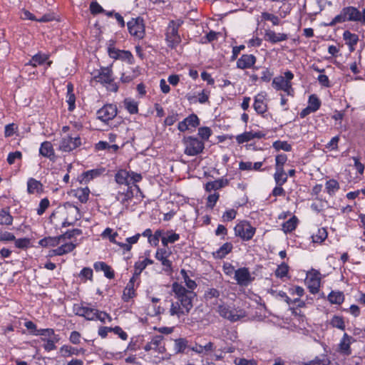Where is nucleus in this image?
Segmentation results:
<instances>
[{
  "label": "nucleus",
  "mask_w": 365,
  "mask_h": 365,
  "mask_svg": "<svg viewBox=\"0 0 365 365\" xmlns=\"http://www.w3.org/2000/svg\"><path fill=\"white\" fill-rule=\"evenodd\" d=\"M325 187L327 193L333 196L339 190V184L336 180L331 179L327 181Z\"/></svg>",
  "instance_id": "49"
},
{
  "label": "nucleus",
  "mask_w": 365,
  "mask_h": 365,
  "mask_svg": "<svg viewBox=\"0 0 365 365\" xmlns=\"http://www.w3.org/2000/svg\"><path fill=\"white\" fill-rule=\"evenodd\" d=\"M105 171L106 169L104 168L89 170L79 175L78 180L81 184H87L92 180L102 175Z\"/></svg>",
  "instance_id": "20"
},
{
  "label": "nucleus",
  "mask_w": 365,
  "mask_h": 365,
  "mask_svg": "<svg viewBox=\"0 0 365 365\" xmlns=\"http://www.w3.org/2000/svg\"><path fill=\"white\" fill-rule=\"evenodd\" d=\"M59 352L62 357L67 358L72 356L83 355L86 353V349L72 346L69 344H64L61 346Z\"/></svg>",
  "instance_id": "23"
},
{
  "label": "nucleus",
  "mask_w": 365,
  "mask_h": 365,
  "mask_svg": "<svg viewBox=\"0 0 365 365\" xmlns=\"http://www.w3.org/2000/svg\"><path fill=\"white\" fill-rule=\"evenodd\" d=\"M210 91L202 90L198 93L197 96L192 94L187 95V99L190 103H196L197 102L204 104L209 101Z\"/></svg>",
  "instance_id": "27"
},
{
  "label": "nucleus",
  "mask_w": 365,
  "mask_h": 365,
  "mask_svg": "<svg viewBox=\"0 0 365 365\" xmlns=\"http://www.w3.org/2000/svg\"><path fill=\"white\" fill-rule=\"evenodd\" d=\"M73 311L76 315L83 317L87 320H96L98 314V309L79 304L74 305Z\"/></svg>",
  "instance_id": "18"
},
{
  "label": "nucleus",
  "mask_w": 365,
  "mask_h": 365,
  "mask_svg": "<svg viewBox=\"0 0 365 365\" xmlns=\"http://www.w3.org/2000/svg\"><path fill=\"white\" fill-rule=\"evenodd\" d=\"M266 134L262 131H246L243 133L239 134L235 137V140L238 144L250 142L254 139H261L264 138Z\"/></svg>",
  "instance_id": "16"
},
{
  "label": "nucleus",
  "mask_w": 365,
  "mask_h": 365,
  "mask_svg": "<svg viewBox=\"0 0 365 365\" xmlns=\"http://www.w3.org/2000/svg\"><path fill=\"white\" fill-rule=\"evenodd\" d=\"M115 180L119 185H129V171L120 170L115 175Z\"/></svg>",
  "instance_id": "38"
},
{
  "label": "nucleus",
  "mask_w": 365,
  "mask_h": 365,
  "mask_svg": "<svg viewBox=\"0 0 365 365\" xmlns=\"http://www.w3.org/2000/svg\"><path fill=\"white\" fill-rule=\"evenodd\" d=\"M289 272L288 265L282 262L281 264L278 265L277 269L275 270V275L278 278H283L286 277Z\"/></svg>",
  "instance_id": "60"
},
{
  "label": "nucleus",
  "mask_w": 365,
  "mask_h": 365,
  "mask_svg": "<svg viewBox=\"0 0 365 365\" xmlns=\"http://www.w3.org/2000/svg\"><path fill=\"white\" fill-rule=\"evenodd\" d=\"M79 277L83 282L93 279V269L90 267H84L79 273Z\"/></svg>",
  "instance_id": "64"
},
{
  "label": "nucleus",
  "mask_w": 365,
  "mask_h": 365,
  "mask_svg": "<svg viewBox=\"0 0 365 365\" xmlns=\"http://www.w3.org/2000/svg\"><path fill=\"white\" fill-rule=\"evenodd\" d=\"M66 103L68 104V110L73 111L76 108V96L73 93V86L71 83H68L66 86Z\"/></svg>",
  "instance_id": "34"
},
{
  "label": "nucleus",
  "mask_w": 365,
  "mask_h": 365,
  "mask_svg": "<svg viewBox=\"0 0 365 365\" xmlns=\"http://www.w3.org/2000/svg\"><path fill=\"white\" fill-rule=\"evenodd\" d=\"M185 145L184 153L188 156H195L200 154L205 148V143L194 136L185 137L182 140Z\"/></svg>",
  "instance_id": "7"
},
{
  "label": "nucleus",
  "mask_w": 365,
  "mask_h": 365,
  "mask_svg": "<svg viewBox=\"0 0 365 365\" xmlns=\"http://www.w3.org/2000/svg\"><path fill=\"white\" fill-rule=\"evenodd\" d=\"M198 135L201 138L203 142L207 140L212 135V130L207 126L200 127L198 128Z\"/></svg>",
  "instance_id": "63"
},
{
  "label": "nucleus",
  "mask_w": 365,
  "mask_h": 365,
  "mask_svg": "<svg viewBox=\"0 0 365 365\" xmlns=\"http://www.w3.org/2000/svg\"><path fill=\"white\" fill-rule=\"evenodd\" d=\"M360 20V11L354 6L344 7L340 14L336 15L329 23L326 25L334 26L337 24L345 21H359Z\"/></svg>",
  "instance_id": "5"
},
{
  "label": "nucleus",
  "mask_w": 365,
  "mask_h": 365,
  "mask_svg": "<svg viewBox=\"0 0 365 365\" xmlns=\"http://www.w3.org/2000/svg\"><path fill=\"white\" fill-rule=\"evenodd\" d=\"M233 249V245L231 242H225L216 251L212 253L215 259H222L230 254Z\"/></svg>",
  "instance_id": "25"
},
{
  "label": "nucleus",
  "mask_w": 365,
  "mask_h": 365,
  "mask_svg": "<svg viewBox=\"0 0 365 365\" xmlns=\"http://www.w3.org/2000/svg\"><path fill=\"white\" fill-rule=\"evenodd\" d=\"M321 104V101L317 95L312 94L309 96L307 106L310 108L314 112H316L319 109Z\"/></svg>",
  "instance_id": "51"
},
{
  "label": "nucleus",
  "mask_w": 365,
  "mask_h": 365,
  "mask_svg": "<svg viewBox=\"0 0 365 365\" xmlns=\"http://www.w3.org/2000/svg\"><path fill=\"white\" fill-rule=\"evenodd\" d=\"M188 348V341L185 338H178L174 340L173 350L175 354L185 353Z\"/></svg>",
  "instance_id": "35"
},
{
  "label": "nucleus",
  "mask_w": 365,
  "mask_h": 365,
  "mask_svg": "<svg viewBox=\"0 0 365 365\" xmlns=\"http://www.w3.org/2000/svg\"><path fill=\"white\" fill-rule=\"evenodd\" d=\"M125 108L130 114H136L138 113V103L132 98H125L123 101Z\"/></svg>",
  "instance_id": "41"
},
{
  "label": "nucleus",
  "mask_w": 365,
  "mask_h": 365,
  "mask_svg": "<svg viewBox=\"0 0 365 365\" xmlns=\"http://www.w3.org/2000/svg\"><path fill=\"white\" fill-rule=\"evenodd\" d=\"M146 352L153 351L157 354H163L166 349L163 343V336L155 335L151 337L150 340L143 347Z\"/></svg>",
  "instance_id": "11"
},
{
  "label": "nucleus",
  "mask_w": 365,
  "mask_h": 365,
  "mask_svg": "<svg viewBox=\"0 0 365 365\" xmlns=\"http://www.w3.org/2000/svg\"><path fill=\"white\" fill-rule=\"evenodd\" d=\"M274 179L276 185H283L287 181V175L284 169H275Z\"/></svg>",
  "instance_id": "47"
},
{
  "label": "nucleus",
  "mask_w": 365,
  "mask_h": 365,
  "mask_svg": "<svg viewBox=\"0 0 365 365\" xmlns=\"http://www.w3.org/2000/svg\"><path fill=\"white\" fill-rule=\"evenodd\" d=\"M229 183L227 179L219 178L214 181L207 182L205 185V190L206 192H211L212 190H220L225 186H227Z\"/></svg>",
  "instance_id": "29"
},
{
  "label": "nucleus",
  "mask_w": 365,
  "mask_h": 365,
  "mask_svg": "<svg viewBox=\"0 0 365 365\" xmlns=\"http://www.w3.org/2000/svg\"><path fill=\"white\" fill-rule=\"evenodd\" d=\"M217 312L220 317L232 322H237L246 317V312L244 309L235 308L225 303L217 307Z\"/></svg>",
  "instance_id": "6"
},
{
  "label": "nucleus",
  "mask_w": 365,
  "mask_h": 365,
  "mask_svg": "<svg viewBox=\"0 0 365 365\" xmlns=\"http://www.w3.org/2000/svg\"><path fill=\"white\" fill-rule=\"evenodd\" d=\"M190 349L197 354L207 355L215 350V346L212 342L209 341L205 345L196 344L195 346L190 347Z\"/></svg>",
  "instance_id": "26"
},
{
  "label": "nucleus",
  "mask_w": 365,
  "mask_h": 365,
  "mask_svg": "<svg viewBox=\"0 0 365 365\" xmlns=\"http://www.w3.org/2000/svg\"><path fill=\"white\" fill-rule=\"evenodd\" d=\"M118 113L117 106L114 104H106L97 111V118L103 123H108L113 120Z\"/></svg>",
  "instance_id": "12"
},
{
  "label": "nucleus",
  "mask_w": 365,
  "mask_h": 365,
  "mask_svg": "<svg viewBox=\"0 0 365 365\" xmlns=\"http://www.w3.org/2000/svg\"><path fill=\"white\" fill-rule=\"evenodd\" d=\"M14 218L9 210H0V225H11Z\"/></svg>",
  "instance_id": "46"
},
{
  "label": "nucleus",
  "mask_w": 365,
  "mask_h": 365,
  "mask_svg": "<svg viewBox=\"0 0 365 365\" xmlns=\"http://www.w3.org/2000/svg\"><path fill=\"white\" fill-rule=\"evenodd\" d=\"M356 341L351 336L344 333L338 346V351L344 356L351 354V344Z\"/></svg>",
  "instance_id": "19"
},
{
  "label": "nucleus",
  "mask_w": 365,
  "mask_h": 365,
  "mask_svg": "<svg viewBox=\"0 0 365 365\" xmlns=\"http://www.w3.org/2000/svg\"><path fill=\"white\" fill-rule=\"evenodd\" d=\"M43 184L35 178H30L27 180V192L29 194L41 192L43 191Z\"/></svg>",
  "instance_id": "33"
},
{
  "label": "nucleus",
  "mask_w": 365,
  "mask_h": 365,
  "mask_svg": "<svg viewBox=\"0 0 365 365\" xmlns=\"http://www.w3.org/2000/svg\"><path fill=\"white\" fill-rule=\"evenodd\" d=\"M49 57V54L38 52L36 54L34 55L29 60V61L26 63V65L31 66L32 67L35 68L38 66L43 65L48 60Z\"/></svg>",
  "instance_id": "30"
},
{
  "label": "nucleus",
  "mask_w": 365,
  "mask_h": 365,
  "mask_svg": "<svg viewBox=\"0 0 365 365\" xmlns=\"http://www.w3.org/2000/svg\"><path fill=\"white\" fill-rule=\"evenodd\" d=\"M182 24L181 19L170 21L165 30V41L168 47L175 48L180 43L181 37L178 31Z\"/></svg>",
  "instance_id": "4"
},
{
  "label": "nucleus",
  "mask_w": 365,
  "mask_h": 365,
  "mask_svg": "<svg viewBox=\"0 0 365 365\" xmlns=\"http://www.w3.org/2000/svg\"><path fill=\"white\" fill-rule=\"evenodd\" d=\"M90 190L88 187L78 188L75 190V196L82 203H86L89 197Z\"/></svg>",
  "instance_id": "44"
},
{
  "label": "nucleus",
  "mask_w": 365,
  "mask_h": 365,
  "mask_svg": "<svg viewBox=\"0 0 365 365\" xmlns=\"http://www.w3.org/2000/svg\"><path fill=\"white\" fill-rule=\"evenodd\" d=\"M82 145L81 138L78 135L70 134L61 137L58 142V150L62 153H71Z\"/></svg>",
  "instance_id": "8"
},
{
  "label": "nucleus",
  "mask_w": 365,
  "mask_h": 365,
  "mask_svg": "<svg viewBox=\"0 0 365 365\" xmlns=\"http://www.w3.org/2000/svg\"><path fill=\"white\" fill-rule=\"evenodd\" d=\"M343 38L346 41V44L349 46L350 51H354L355 46L359 41L358 35L347 30L344 32Z\"/></svg>",
  "instance_id": "32"
},
{
  "label": "nucleus",
  "mask_w": 365,
  "mask_h": 365,
  "mask_svg": "<svg viewBox=\"0 0 365 365\" xmlns=\"http://www.w3.org/2000/svg\"><path fill=\"white\" fill-rule=\"evenodd\" d=\"M180 235L173 230H169L165 233V236L163 237L161 242L163 246H168L169 243H174L179 240Z\"/></svg>",
  "instance_id": "42"
},
{
  "label": "nucleus",
  "mask_w": 365,
  "mask_h": 365,
  "mask_svg": "<svg viewBox=\"0 0 365 365\" xmlns=\"http://www.w3.org/2000/svg\"><path fill=\"white\" fill-rule=\"evenodd\" d=\"M264 38L265 41L274 44L287 40L288 35L284 33H276L272 30H267Z\"/></svg>",
  "instance_id": "24"
},
{
  "label": "nucleus",
  "mask_w": 365,
  "mask_h": 365,
  "mask_svg": "<svg viewBox=\"0 0 365 365\" xmlns=\"http://www.w3.org/2000/svg\"><path fill=\"white\" fill-rule=\"evenodd\" d=\"M297 218L294 216L283 224V230L284 232H292L296 229L297 226Z\"/></svg>",
  "instance_id": "56"
},
{
  "label": "nucleus",
  "mask_w": 365,
  "mask_h": 365,
  "mask_svg": "<svg viewBox=\"0 0 365 365\" xmlns=\"http://www.w3.org/2000/svg\"><path fill=\"white\" fill-rule=\"evenodd\" d=\"M235 235L244 241L251 240L255 234L256 229L249 222L242 221L234 227Z\"/></svg>",
  "instance_id": "10"
},
{
  "label": "nucleus",
  "mask_w": 365,
  "mask_h": 365,
  "mask_svg": "<svg viewBox=\"0 0 365 365\" xmlns=\"http://www.w3.org/2000/svg\"><path fill=\"white\" fill-rule=\"evenodd\" d=\"M330 324L333 327L337 328L339 329H345V324L342 317L336 315L334 316L330 321Z\"/></svg>",
  "instance_id": "57"
},
{
  "label": "nucleus",
  "mask_w": 365,
  "mask_h": 365,
  "mask_svg": "<svg viewBox=\"0 0 365 365\" xmlns=\"http://www.w3.org/2000/svg\"><path fill=\"white\" fill-rule=\"evenodd\" d=\"M118 235V234L116 232H113V229L110 227L106 228L101 234L102 237L108 238L109 241L113 244L118 243V241L115 240Z\"/></svg>",
  "instance_id": "55"
},
{
  "label": "nucleus",
  "mask_w": 365,
  "mask_h": 365,
  "mask_svg": "<svg viewBox=\"0 0 365 365\" xmlns=\"http://www.w3.org/2000/svg\"><path fill=\"white\" fill-rule=\"evenodd\" d=\"M22 18L39 22H47L51 20V19L46 15L43 16L41 19H36L33 14L27 10L24 11Z\"/></svg>",
  "instance_id": "58"
},
{
  "label": "nucleus",
  "mask_w": 365,
  "mask_h": 365,
  "mask_svg": "<svg viewBox=\"0 0 365 365\" xmlns=\"http://www.w3.org/2000/svg\"><path fill=\"white\" fill-rule=\"evenodd\" d=\"M145 342L144 336L143 335H138L133 336L127 346L125 351H135L141 348Z\"/></svg>",
  "instance_id": "31"
},
{
  "label": "nucleus",
  "mask_w": 365,
  "mask_h": 365,
  "mask_svg": "<svg viewBox=\"0 0 365 365\" xmlns=\"http://www.w3.org/2000/svg\"><path fill=\"white\" fill-rule=\"evenodd\" d=\"M172 292L174 298L171 301L169 314L176 318L179 322H185L191 309H192V300L195 297L193 292L189 291L178 282H173Z\"/></svg>",
  "instance_id": "1"
},
{
  "label": "nucleus",
  "mask_w": 365,
  "mask_h": 365,
  "mask_svg": "<svg viewBox=\"0 0 365 365\" xmlns=\"http://www.w3.org/2000/svg\"><path fill=\"white\" fill-rule=\"evenodd\" d=\"M42 341L44 342L43 347L46 351H51L56 349V343L59 341V336H54V338H41Z\"/></svg>",
  "instance_id": "45"
},
{
  "label": "nucleus",
  "mask_w": 365,
  "mask_h": 365,
  "mask_svg": "<svg viewBox=\"0 0 365 365\" xmlns=\"http://www.w3.org/2000/svg\"><path fill=\"white\" fill-rule=\"evenodd\" d=\"M257 58L253 54H243L237 61V68L245 70L254 68L258 69L257 67H254L256 63Z\"/></svg>",
  "instance_id": "17"
},
{
  "label": "nucleus",
  "mask_w": 365,
  "mask_h": 365,
  "mask_svg": "<svg viewBox=\"0 0 365 365\" xmlns=\"http://www.w3.org/2000/svg\"><path fill=\"white\" fill-rule=\"evenodd\" d=\"M165 234L164 232V230H157L155 231L154 234H152V236H151V238H150V244L153 246H158V244H159V240H160V238L162 239L163 236V235Z\"/></svg>",
  "instance_id": "61"
},
{
  "label": "nucleus",
  "mask_w": 365,
  "mask_h": 365,
  "mask_svg": "<svg viewBox=\"0 0 365 365\" xmlns=\"http://www.w3.org/2000/svg\"><path fill=\"white\" fill-rule=\"evenodd\" d=\"M272 147L277 151L282 150L289 152L292 150V145L287 141L276 140L273 143Z\"/></svg>",
  "instance_id": "52"
},
{
  "label": "nucleus",
  "mask_w": 365,
  "mask_h": 365,
  "mask_svg": "<svg viewBox=\"0 0 365 365\" xmlns=\"http://www.w3.org/2000/svg\"><path fill=\"white\" fill-rule=\"evenodd\" d=\"M200 119L195 113L189 115L183 120L179 122L178 128L180 132H185L190 128H195L200 125Z\"/></svg>",
  "instance_id": "15"
},
{
  "label": "nucleus",
  "mask_w": 365,
  "mask_h": 365,
  "mask_svg": "<svg viewBox=\"0 0 365 365\" xmlns=\"http://www.w3.org/2000/svg\"><path fill=\"white\" fill-rule=\"evenodd\" d=\"M328 236L327 229L324 227L318 228L316 232L312 235V242L314 243H322Z\"/></svg>",
  "instance_id": "39"
},
{
  "label": "nucleus",
  "mask_w": 365,
  "mask_h": 365,
  "mask_svg": "<svg viewBox=\"0 0 365 365\" xmlns=\"http://www.w3.org/2000/svg\"><path fill=\"white\" fill-rule=\"evenodd\" d=\"M91 75V82L100 83L106 87L111 92H117L118 86L115 82V78L111 66H101L99 69H94L90 72Z\"/></svg>",
  "instance_id": "2"
},
{
  "label": "nucleus",
  "mask_w": 365,
  "mask_h": 365,
  "mask_svg": "<svg viewBox=\"0 0 365 365\" xmlns=\"http://www.w3.org/2000/svg\"><path fill=\"white\" fill-rule=\"evenodd\" d=\"M76 247V245L73 242L65 243L57 247L59 256L71 252Z\"/></svg>",
  "instance_id": "53"
},
{
  "label": "nucleus",
  "mask_w": 365,
  "mask_h": 365,
  "mask_svg": "<svg viewBox=\"0 0 365 365\" xmlns=\"http://www.w3.org/2000/svg\"><path fill=\"white\" fill-rule=\"evenodd\" d=\"M133 197V191L130 187H128L125 191H119L116 196V200L122 204H125Z\"/></svg>",
  "instance_id": "48"
},
{
  "label": "nucleus",
  "mask_w": 365,
  "mask_h": 365,
  "mask_svg": "<svg viewBox=\"0 0 365 365\" xmlns=\"http://www.w3.org/2000/svg\"><path fill=\"white\" fill-rule=\"evenodd\" d=\"M328 300L331 304H341L344 301V295L341 292L331 291L328 295Z\"/></svg>",
  "instance_id": "43"
},
{
  "label": "nucleus",
  "mask_w": 365,
  "mask_h": 365,
  "mask_svg": "<svg viewBox=\"0 0 365 365\" xmlns=\"http://www.w3.org/2000/svg\"><path fill=\"white\" fill-rule=\"evenodd\" d=\"M262 19L264 21H271L274 26H278L280 24V19L279 17L268 12H262Z\"/></svg>",
  "instance_id": "62"
},
{
  "label": "nucleus",
  "mask_w": 365,
  "mask_h": 365,
  "mask_svg": "<svg viewBox=\"0 0 365 365\" xmlns=\"http://www.w3.org/2000/svg\"><path fill=\"white\" fill-rule=\"evenodd\" d=\"M68 206L70 207L69 213L73 214L74 217L72 221H70L68 218H66L62 223L63 227L73 225L74 223L81 218L79 209L76 206L71 204H68Z\"/></svg>",
  "instance_id": "36"
},
{
  "label": "nucleus",
  "mask_w": 365,
  "mask_h": 365,
  "mask_svg": "<svg viewBox=\"0 0 365 365\" xmlns=\"http://www.w3.org/2000/svg\"><path fill=\"white\" fill-rule=\"evenodd\" d=\"M294 76V73L291 71H287L284 73V76L274 77L272 86L276 91H284L287 96L294 97L295 92L292 82Z\"/></svg>",
  "instance_id": "3"
},
{
  "label": "nucleus",
  "mask_w": 365,
  "mask_h": 365,
  "mask_svg": "<svg viewBox=\"0 0 365 365\" xmlns=\"http://www.w3.org/2000/svg\"><path fill=\"white\" fill-rule=\"evenodd\" d=\"M129 34L138 40L143 39L145 36V25L142 17L132 18L127 22Z\"/></svg>",
  "instance_id": "9"
},
{
  "label": "nucleus",
  "mask_w": 365,
  "mask_h": 365,
  "mask_svg": "<svg viewBox=\"0 0 365 365\" xmlns=\"http://www.w3.org/2000/svg\"><path fill=\"white\" fill-rule=\"evenodd\" d=\"M93 267L96 272H103L104 276L108 279H113L115 272L112 268L104 262H96L93 264Z\"/></svg>",
  "instance_id": "28"
},
{
  "label": "nucleus",
  "mask_w": 365,
  "mask_h": 365,
  "mask_svg": "<svg viewBox=\"0 0 365 365\" xmlns=\"http://www.w3.org/2000/svg\"><path fill=\"white\" fill-rule=\"evenodd\" d=\"M171 252L165 248H158L155 252V257L161 262L163 271L166 273L173 272V262L169 259Z\"/></svg>",
  "instance_id": "13"
},
{
  "label": "nucleus",
  "mask_w": 365,
  "mask_h": 365,
  "mask_svg": "<svg viewBox=\"0 0 365 365\" xmlns=\"http://www.w3.org/2000/svg\"><path fill=\"white\" fill-rule=\"evenodd\" d=\"M61 237H47L39 240L38 244L41 247H56L60 244Z\"/></svg>",
  "instance_id": "40"
},
{
  "label": "nucleus",
  "mask_w": 365,
  "mask_h": 365,
  "mask_svg": "<svg viewBox=\"0 0 365 365\" xmlns=\"http://www.w3.org/2000/svg\"><path fill=\"white\" fill-rule=\"evenodd\" d=\"M330 361L327 356H317L312 361L304 363L303 365H329Z\"/></svg>",
  "instance_id": "54"
},
{
  "label": "nucleus",
  "mask_w": 365,
  "mask_h": 365,
  "mask_svg": "<svg viewBox=\"0 0 365 365\" xmlns=\"http://www.w3.org/2000/svg\"><path fill=\"white\" fill-rule=\"evenodd\" d=\"M154 263L153 259L145 257L143 260H138L134 264V273L135 276H140L141 272L146 268L148 265L153 264Z\"/></svg>",
  "instance_id": "37"
},
{
  "label": "nucleus",
  "mask_w": 365,
  "mask_h": 365,
  "mask_svg": "<svg viewBox=\"0 0 365 365\" xmlns=\"http://www.w3.org/2000/svg\"><path fill=\"white\" fill-rule=\"evenodd\" d=\"M39 155L54 162L56 159L53 146L50 141H43L39 148Z\"/></svg>",
  "instance_id": "22"
},
{
  "label": "nucleus",
  "mask_w": 365,
  "mask_h": 365,
  "mask_svg": "<svg viewBox=\"0 0 365 365\" xmlns=\"http://www.w3.org/2000/svg\"><path fill=\"white\" fill-rule=\"evenodd\" d=\"M34 335L45 336L44 338H54V336H58V335L55 334L54 330L50 328L38 329L36 333H34Z\"/></svg>",
  "instance_id": "59"
},
{
  "label": "nucleus",
  "mask_w": 365,
  "mask_h": 365,
  "mask_svg": "<svg viewBox=\"0 0 365 365\" xmlns=\"http://www.w3.org/2000/svg\"><path fill=\"white\" fill-rule=\"evenodd\" d=\"M234 278L237 284L242 287L248 286L254 279L251 276L249 269L247 267H241L236 269Z\"/></svg>",
  "instance_id": "14"
},
{
  "label": "nucleus",
  "mask_w": 365,
  "mask_h": 365,
  "mask_svg": "<svg viewBox=\"0 0 365 365\" xmlns=\"http://www.w3.org/2000/svg\"><path fill=\"white\" fill-rule=\"evenodd\" d=\"M267 93L261 92L254 98L253 107L258 114H264L267 110V104L266 103Z\"/></svg>",
  "instance_id": "21"
},
{
  "label": "nucleus",
  "mask_w": 365,
  "mask_h": 365,
  "mask_svg": "<svg viewBox=\"0 0 365 365\" xmlns=\"http://www.w3.org/2000/svg\"><path fill=\"white\" fill-rule=\"evenodd\" d=\"M180 274L185 283V285L190 289L189 291L192 292L197 287V283L189 277L186 270L184 269L180 270Z\"/></svg>",
  "instance_id": "50"
}]
</instances>
